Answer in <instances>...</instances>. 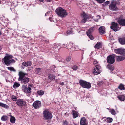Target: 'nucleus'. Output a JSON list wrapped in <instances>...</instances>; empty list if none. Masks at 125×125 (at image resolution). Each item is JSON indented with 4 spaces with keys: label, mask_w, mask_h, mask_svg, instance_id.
I'll return each mask as SVG.
<instances>
[{
    "label": "nucleus",
    "mask_w": 125,
    "mask_h": 125,
    "mask_svg": "<svg viewBox=\"0 0 125 125\" xmlns=\"http://www.w3.org/2000/svg\"><path fill=\"white\" fill-rule=\"evenodd\" d=\"M115 52L117 54H124L125 53V50L122 48L114 50Z\"/></svg>",
    "instance_id": "4468645a"
},
{
    "label": "nucleus",
    "mask_w": 125,
    "mask_h": 125,
    "mask_svg": "<svg viewBox=\"0 0 125 125\" xmlns=\"http://www.w3.org/2000/svg\"><path fill=\"white\" fill-rule=\"evenodd\" d=\"M105 121L107 123H110L112 122L113 119L111 118L108 117L106 119Z\"/></svg>",
    "instance_id": "c756f323"
},
{
    "label": "nucleus",
    "mask_w": 125,
    "mask_h": 125,
    "mask_svg": "<svg viewBox=\"0 0 125 125\" xmlns=\"http://www.w3.org/2000/svg\"><path fill=\"white\" fill-rule=\"evenodd\" d=\"M0 106L5 108H9V106L8 105L2 103H0Z\"/></svg>",
    "instance_id": "393cba45"
},
{
    "label": "nucleus",
    "mask_w": 125,
    "mask_h": 125,
    "mask_svg": "<svg viewBox=\"0 0 125 125\" xmlns=\"http://www.w3.org/2000/svg\"><path fill=\"white\" fill-rule=\"evenodd\" d=\"M110 2L109 1H106L105 2L106 4L108 5L109 4Z\"/></svg>",
    "instance_id": "49530a36"
},
{
    "label": "nucleus",
    "mask_w": 125,
    "mask_h": 125,
    "mask_svg": "<svg viewBox=\"0 0 125 125\" xmlns=\"http://www.w3.org/2000/svg\"><path fill=\"white\" fill-rule=\"evenodd\" d=\"M32 105L35 108L38 109L41 107V103L40 101H37L33 103Z\"/></svg>",
    "instance_id": "ddd939ff"
},
{
    "label": "nucleus",
    "mask_w": 125,
    "mask_h": 125,
    "mask_svg": "<svg viewBox=\"0 0 125 125\" xmlns=\"http://www.w3.org/2000/svg\"><path fill=\"white\" fill-rule=\"evenodd\" d=\"M32 64V63L31 61H28L27 62H24L22 63V65L21 66V68L22 69H24L25 67H28L30 66Z\"/></svg>",
    "instance_id": "9d476101"
},
{
    "label": "nucleus",
    "mask_w": 125,
    "mask_h": 125,
    "mask_svg": "<svg viewBox=\"0 0 125 125\" xmlns=\"http://www.w3.org/2000/svg\"><path fill=\"white\" fill-rule=\"evenodd\" d=\"M31 68H27V71H30L31 70Z\"/></svg>",
    "instance_id": "09e8293b"
},
{
    "label": "nucleus",
    "mask_w": 125,
    "mask_h": 125,
    "mask_svg": "<svg viewBox=\"0 0 125 125\" xmlns=\"http://www.w3.org/2000/svg\"><path fill=\"white\" fill-rule=\"evenodd\" d=\"M89 37V38L91 40H93L94 39V37L92 35H87Z\"/></svg>",
    "instance_id": "79ce46f5"
},
{
    "label": "nucleus",
    "mask_w": 125,
    "mask_h": 125,
    "mask_svg": "<svg viewBox=\"0 0 125 125\" xmlns=\"http://www.w3.org/2000/svg\"><path fill=\"white\" fill-rule=\"evenodd\" d=\"M55 11L58 16L62 18L65 17L68 14L65 10L61 7L57 8Z\"/></svg>",
    "instance_id": "7ed1b4c3"
},
{
    "label": "nucleus",
    "mask_w": 125,
    "mask_h": 125,
    "mask_svg": "<svg viewBox=\"0 0 125 125\" xmlns=\"http://www.w3.org/2000/svg\"><path fill=\"white\" fill-rule=\"evenodd\" d=\"M52 0H47V1L48 2H50Z\"/></svg>",
    "instance_id": "864d4df0"
},
{
    "label": "nucleus",
    "mask_w": 125,
    "mask_h": 125,
    "mask_svg": "<svg viewBox=\"0 0 125 125\" xmlns=\"http://www.w3.org/2000/svg\"><path fill=\"white\" fill-rule=\"evenodd\" d=\"M110 110H111L110 112L111 113V114L113 115H115V110L113 109H110Z\"/></svg>",
    "instance_id": "e433bc0d"
},
{
    "label": "nucleus",
    "mask_w": 125,
    "mask_h": 125,
    "mask_svg": "<svg viewBox=\"0 0 125 125\" xmlns=\"http://www.w3.org/2000/svg\"><path fill=\"white\" fill-rule=\"evenodd\" d=\"M11 97L12 100L14 101H16L17 99V97L13 95H12Z\"/></svg>",
    "instance_id": "f704fd0d"
},
{
    "label": "nucleus",
    "mask_w": 125,
    "mask_h": 125,
    "mask_svg": "<svg viewBox=\"0 0 125 125\" xmlns=\"http://www.w3.org/2000/svg\"><path fill=\"white\" fill-rule=\"evenodd\" d=\"M73 117L74 118H75L78 116L77 113L76 111L73 110L72 111Z\"/></svg>",
    "instance_id": "5701e85b"
},
{
    "label": "nucleus",
    "mask_w": 125,
    "mask_h": 125,
    "mask_svg": "<svg viewBox=\"0 0 125 125\" xmlns=\"http://www.w3.org/2000/svg\"><path fill=\"white\" fill-rule=\"evenodd\" d=\"M99 32L101 34H104L105 33V28L104 26H101L99 29Z\"/></svg>",
    "instance_id": "6ab92c4d"
},
{
    "label": "nucleus",
    "mask_w": 125,
    "mask_h": 125,
    "mask_svg": "<svg viewBox=\"0 0 125 125\" xmlns=\"http://www.w3.org/2000/svg\"><path fill=\"white\" fill-rule=\"evenodd\" d=\"M48 78L51 80H52L55 79L54 76H53L52 74H48Z\"/></svg>",
    "instance_id": "473e14b6"
},
{
    "label": "nucleus",
    "mask_w": 125,
    "mask_h": 125,
    "mask_svg": "<svg viewBox=\"0 0 125 125\" xmlns=\"http://www.w3.org/2000/svg\"><path fill=\"white\" fill-rule=\"evenodd\" d=\"M118 26L119 25L117 23L113 22L112 23L110 28L115 31H116L119 30L120 28Z\"/></svg>",
    "instance_id": "6e6552de"
},
{
    "label": "nucleus",
    "mask_w": 125,
    "mask_h": 125,
    "mask_svg": "<svg viewBox=\"0 0 125 125\" xmlns=\"http://www.w3.org/2000/svg\"><path fill=\"white\" fill-rule=\"evenodd\" d=\"M93 64L96 67L100 68V65L96 61H94L93 62Z\"/></svg>",
    "instance_id": "a878e982"
},
{
    "label": "nucleus",
    "mask_w": 125,
    "mask_h": 125,
    "mask_svg": "<svg viewBox=\"0 0 125 125\" xmlns=\"http://www.w3.org/2000/svg\"><path fill=\"white\" fill-rule=\"evenodd\" d=\"M50 19H51V18H49V19H50Z\"/></svg>",
    "instance_id": "5fc2aeb1"
},
{
    "label": "nucleus",
    "mask_w": 125,
    "mask_h": 125,
    "mask_svg": "<svg viewBox=\"0 0 125 125\" xmlns=\"http://www.w3.org/2000/svg\"><path fill=\"white\" fill-rule=\"evenodd\" d=\"M8 70H10L11 71H13L15 72L16 70L14 69V68L12 67H9L7 68Z\"/></svg>",
    "instance_id": "2f4dec72"
},
{
    "label": "nucleus",
    "mask_w": 125,
    "mask_h": 125,
    "mask_svg": "<svg viewBox=\"0 0 125 125\" xmlns=\"http://www.w3.org/2000/svg\"><path fill=\"white\" fill-rule=\"evenodd\" d=\"M79 83L80 85L83 88L88 89L91 87V84L89 83L82 80H80Z\"/></svg>",
    "instance_id": "20e7f679"
},
{
    "label": "nucleus",
    "mask_w": 125,
    "mask_h": 125,
    "mask_svg": "<svg viewBox=\"0 0 125 125\" xmlns=\"http://www.w3.org/2000/svg\"><path fill=\"white\" fill-rule=\"evenodd\" d=\"M108 68L111 71H113L114 69V68L111 65H108Z\"/></svg>",
    "instance_id": "c9c22d12"
},
{
    "label": "nucleus",
    "mask_w": 125,
    "mask_h": 125,
    "mask_svg": "<svg viewBox=\"0 0 125 125\" xmlns=\"http://www.w3.org/2000/svg\"><path fill=\"white\" fill-rule=\"evenodd\" d=\"M118 41L122 45L125 44V36L123 38L118 39Z\"/></svg>",
    "instance_id": "a211bd4d"
},
{
    "label": "nucleus",
    "mask_w": 125,
    "mask_h": 125,
    "mask_svg": "<svg viewBox=\"0 0 125 125\" xmlns=\"http://www.w3.org/2000/svg\"><path fill=\"white\" fill-rule=\"evenodd\" d=\"M40 2H43L44 0H39Z\"/></svg>",
    "instance_id": "603ef678"
},
{
    "label": "nucleus",
    "mask_w": 125,
    "mask_h": 125,
    "mask_svg": "<svg viewBox=\"0 0 125 125\" xmlns=\"http://www.w3.org/2000/svg\"><path fill=\"white\" fill-rule=\"evenodd\" d=\"M118 88L121 90H124L125 89V88L124 87V85L123 84H121L119 86Z\"/></svg>",
    "instance_id": "7c9ffc66"
},
{
    "label": "nucleus",
    "mask_w": 125,
    "mask_h": 125,
    "mask_svg": "<svg viewBox=\"0 0 125 125\" xmlns=\"http://www.w3.org/2000/svg\"><path fill=\"white\" fill-rule=\"evenodd\" d=\"M72 49H73V50H77V49H73V47H72ZM73 48H74V47H73Z\"/></svg>",
    "instance_id": "3c124183"
},
{
    "label": "nucleus",
    "mask_w": 125,
    "mask_h": 125,
    "mask_svg": "<svg viewBox=\"0 0 125 125\" xmlns=\"http://www.w3.org/2000/svg\"><path fill=\"white\" fill-rule=\"evenodd\" d=\"M71 59V58L70 57H69L66 59V60L67 62L69 61Z\"/></svg>",
    "instance_id": "37998d69"
},
{
    "label": "nucleus",
    "mask_w": 125,
    "mask_h": 125,
    "mask_svg": "<svg viewBox=\"0 0 125 125\" xmlns=\"http://www.w3.org/2000/svg\"><path fill=\"white\" fill-rule=\"evenodd\" d=\"M51 13V12L50 11L49 12H47L46 14H45V16H47L48 15V14H49V13Z\"/></svg>",
    "instance_id": "de8ad7c7"
},
{
    "label": "nucleus",
    "mask_w": 125,
    "mask_h": 125,
    "mask_svg": "<svg viewBox=\"0 0 125 125\" xmlns=\"http://www.w3.org/2000/svg\"><path fill=\"white\" fill-rule=\"evenodd\" d=\"M81 17L83 19L81 21V22L82 23H85L86 21L89 18L88 15L86 14L84 12L82 13L81 14Z\"/></svg>",
    "instance_id": "1a4fd4ad"
},
{
    "label": "nucleus",
    "mask_w": 125,
    "mask_h": 125,
    "mask_svg": "<svg viewBox=\"0 0 125 125\" xmlns=\"http://www.w3.org/2000/svg\"><path fill=\"white\" fill-rule=\"evenodd\" d=\"M27 75V73H24L21 71L19 73V78L18 81H20L21 83L25 84L27 83L29 81L30 78L25 76Z\"/></svg>",
    "instance_id": "f257e3e1"
},
{
    "label": "nucleus",
    "mask_w": 125,
    "mask_h": 125,
    "mask_svg": "<svg viewBox=\"0 0 125 125\" xmlns=\"http://www.w3.org/2000/svg\"><path fill=\"white\" fill-rule=\"evenodd\" d=\"M77 66L76 65H74L72 67V69L74 70H76L77 69Z\"/></svg>",
    "instance_id": "a19ab883"
},
{
    "label": "nucleus",
    "mask_w": 125,
    "mask_h": 125,
    "mask_svg": "<svg viewBox=\"0 0 125 125\" xmlns=\"http://www.w3.org/2000/svg\"><path fill=\"white\" fill-rule=\"evenodd\" d=\"M116 1L114 0L112 1L109 6V9L113 11L117 10L118 9L116 6Z\"/></svg>",
    "instance_id": "39448f33"
},
{
    "label": "nucleus",
    "mask_w": 125,
    "mask_h": 125,
    "mask_svg": "<svg viewBox=\"0 0 125 125\" xmlns=\"http://www.w3.org/2000/svg\"><path fill=\"white\" fill-rule=\"evenodd\" d=\"M119 99L121 101H124L125 100V96L124 95H120L118 96Z\"/></svg>",
    "instance_id": "4be33fe9"
},
{
    "label": "nucleus",
    "mask_w": 125,
    "mask_h": 125,
    "mask_svg": "<svg viewBox=\"0 0 125 125\" xmlns=\"http://www.w3.org/2000/svg\"><path fill=\"white\" fill-rule=\"evenodd\" d=\"M125 59V55L118 56H117L116 58V61L119 62L124 60Z\"/></svg>",
    "instance_id": "dca6fc26"
},
{
    "label": "nucleus",
    "mask_w": 125,
    "mask_h": 125,
    "mask_svg": "<svg viewBox=\"0 0 125 125\" xmlns=\"http://www.w3.org/2000/svg\"><path fill=\"white\" fill-rule=\"evenodd\" d=\"M67 33L68 34H70L72 33V32L70 31H68L67 32Z\"/></svg>",
    "instance_id": "a18cd8bd"
},
{
    "label": "nucleus",
    "mask_w": 125,
    "mask_h": 125,
    "mask_svg": "<svg viewBox=\"0 0 125 125\" xmlns=\"http://www.w3.org/2000/svg\"><path fill=\"white\" fill-rule=\"evenodd\" d=\"M100 68L95 67V68H94L92 71L93 74L95 75H97L100 73L101 71L99 70Z\"/></svg>",
    "instance_id": "2eb2a0df"
},
{
    "label": "nucleus",
    "mask_w": 125,
    "mask_h": 125,
    "mask_svg": "<svg viewBox=\"0 0 125 125\" xmlns=\"http://www.w3.org/2000/svg\"><path fill=\"white\" fill-rule=\"evenodd\" d=\"M103 81L100 82H99V83H98V85H100L101 84H103Z\"/></svg>",
    "instance_id": "c03bdc74"
},
{
    "label": "nucleus",
    "mask_w": 125,
    "mask_h": 125,
    "mask_svg": "<svg viewBox=\"0 0 125 125\" xmlns=\"http://www.w3.org/2000/svg\"><path fill=\"white\" fill-rule=\"evenodd\" d=\"M11 118L10 119V121L12 123H14L15 122V117L11 115H10Z\"/></svg>",
    "instance_id": "b1692460"
},
{
    "label": "nucleus",
    "mask_w": 125,
    "mask_h": 125,
    "mask_svg": "<svg viewBox=\"0 0 125 125\" xmlns=\"http://www.w3.org/2000/svg\"><path fill=\"white\" fill-rule=\"evenodd\" d=\"M16 104L19 106H25L26 105V102L22 99L18 100L16 102Z\"/></svg>",
    "instance_id": "f8f14e48"
},
{
    "label": "nucleus",
    "mask_w": 125,
    "mask_h": 125,
    "mask_svg": "<svg viewBox=\"0 0 125 125\" xmlns=\"http://www.w3.org/2000/svg\"><path fill=\"white\" fill-rule=\"evenodd\" d=\"M118 22L120 25L125 26V19H119L118 21Z\"/></svg>",
    "instance_id": "f3484780"
},
{
    "label": "nucleus",
    "mask_w": 125,
    "mask_h": 125,
    "mask_svg": "<svg viewBox=\"0 0 125 125\" xmlns=\"http://www.w3.org/2000/svg\"><path fill=\"white\" fill-rule=\"evenodd\" d=\"M20 85V84L17 82H15L13 85V87L14 88L18 87Z\"/></svg>",
    "instance_id": "cd10ccee"
},
{
    "label": "nucleus",
    "mask_w": 125,
    "mask_h": 125,
    "mask_svg": "<svg viewBox=\"0 0 125 125\" xmlns=\"http://www.w3.org/2000/svg\"><path fill=\"white\" fill-rule=\"evenodd\" d=\"M31 89L30 87H27L26 86L23 85L22 86V90L25 93H30L31 92Z\"/></svg>",
    "instance_id": "9b49d317"
},
{
    "label": "nucleus",
    "mask_w": 125,
    "mask_h": 125,
    "mask_svg": "<svg viewBox=\"0 0 125 125\" xmlns=\"http://www.w3.org/2000/svg\"><path fill=\"white\" fill-rule=\"evenodd\" d=\"M86 120L84 117L82 118L81 120L80 125H86Z\"/></svg>",
    "instance_id": "aec40b11"
},
{
    "label": "nucleus",
    "mask_w": 125,
    "mask_h": 125,
    "mask_svg": "<svg viewBox=\"0 0 125 125\" xmlns=\"http://www.w3.org/2000/svg\"><path fill=\"white\" fill-rule=\"evenodd\" d=\"M60 84L62 85H64V83L63 82H62V83H60Z\"/></svg>",
    "instance_id": "8fccbe9b"
},
{
    "label": "nucleus",
    "mask_w": 125,
    "mask_h": 125,
    "mask_svg": "<svg viewBox=\"0 0 125 125\" xmlns=\"http://www.w3.org/2000/svg\"><path fill=\"white\" fill-rule=\"evenodd\" d=\"M115 55L112 54L108 56L107 58V62L110 64H113L115 62Z\"/></svg>",
    "instance_id": "0eeeda50"
},
{
    "label": "nucleus",
    "mask_w": 125,
    "mask_h": 125,
    "mask_svg": "<svg viewBox=\"0 0 125 125\" xmlns=\"http://www.w3.org/2000/svg\"><path fill=\"white\" fill-rule=\"evenodd\" d=\"M13 57L12 56L8 54H6V56L2 59V60L4 61V62L5 64L8 66L11 63L15 62L14 60H11Z\"/></svg>",
    "instance_id": "f03ea898"
},
{
    "label": "nucleus",
    "mask_w": 125,
    "mask_h": 125,
    "mask_svg": "<svg viewBox=\"0 0 125 125\" xmlns=\"http://www.w3.org/2000/svg\"><path fill=\"white\" fill-rule=\"evenodd\" d=\"M35 72L37 74H39V73H40L41 72L40 68H37Z\"/></svg>",
    "instance_id": "4c0bfd02"
},
{
    "label": "nucleus",
    "mask_w": 125,
    "mask_h": 125,
    "mask_svg": "<svg viewBox=\"0 0 125 125\" xmlns=\"http://www.w3.org/2000/svg\"><path fill=\"white\" fill-rule=\"evenodd\" d=\"M107 109H109L108 108H107Z\"/></svg>",
    "instance_id": "6e6d98bb"
},
{
    "label": "nucleus",
    "mask_w": 125,
    "mask_h": 125,
    "mask_svg": "<svg viewBox=\"0 0 125 125\" xmlns=\"http://www.w3.org/2000/svg\"><path fill=\"white\" fill-rule=\"evenodd\" d=\"M44 92L42 90L39 91H37V93L40 95H43L44 94Z\"/></svg>",
    "instance_id": "72a5a7b5"
},
{
    "label": "nucleus",
    "mask_w": 125,
    "mask_h": 125,
    "mask_svg": "<svg viewBox=\"0 0 125 125\" xmlns=\"http://www.w3.org/2000/svg\"><path fill=\"white\" fill-rule=\"evenodd\" d=\"M1 119L2 121H6L8 120V117L6 116L3 115Z\"/></svg>",
    "instance_id": "c85d7f7f"
},
{
    "label": "nucleus",
    "mask_w": 125,
    "mask_h": 125,
    "mask_svg": "<svg viewBox=\"0 0 125 125\" xmlns=\"http://www.w3.org/2000/svg\"><path fill=\"white\" fill-rule=\"evenodd\" d=\"M94 47L97 49H99L101 47L100 42H98L94 46Z\"/></svg>",
    "instance_id": "bb28decb"
},
{
    "label": "nucleus",
    "mask_w": 125,
    "mask_h": 125,
    "mask_svg": "<svg viewBox=\"0 0 125 125\" xmlns=\"http://www.w3.org/2000/svg\"><path fill=\"white\" fill-rule=\"evenodd\" d=\"M94 30V28L93 27H92L87 31L86 32L87 35H90L93 32Z\"/></svg>",
    "instance_id": "412c9836"
},
{
    "label": "nucleus",
    "mask_w": 125,
    "mask_h": 125,
    "mask_svg": "<svg viewBox=\"0 0 125 125\" xmlns=\"http://www.w3.org/2000/svg\"><path fill=\"white\" fill-rule=\"evenodd\" d=\"M98 3H102L105 1V0H95Z\"/></svg>",
    "instance_id": "58836bf2"
},
{
    "label": "nucleus",
    "mask_w": 125,
    "mask_h": 125,
    "mask_svg": "<svg viewBox=\"0 0 125 125\" xmlns=\"http://www.w3.org/2000/svg\"><path fill=\"white\" fill-rule=\"evenodd\" d=\"M44 117L45 119H51L52 117L51 114L47 110L44 111L43 112Z\"/></svg>",
    "instance_id": "423d86ee"
},
{
    "label": "nucleus",
    "mask_w": 125,
    "mask_h": 125,
    "mask_svg": "<svg viewBox=\"0 0 125 125\" xmlns=\"http://www.w3.org/2000/svg\"><path fill=\"white\" fill-rule=\"evenodd\" d=\"M100 16L99 15H97L96 16L97 18L95 19H94V21H97L98 20V19H99L100 18Z\"/></svg>",
    "instance_id": "ea45409f"
}]
</instances>
